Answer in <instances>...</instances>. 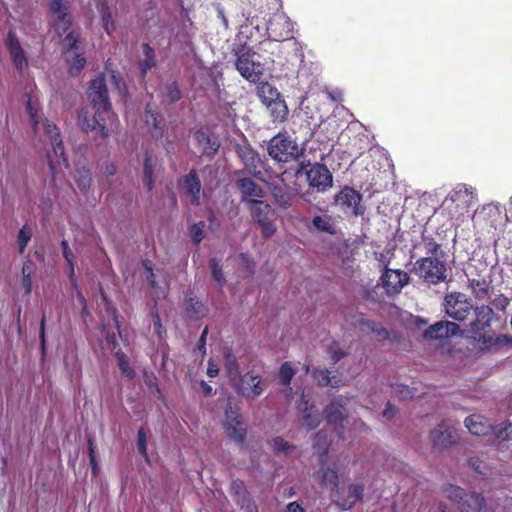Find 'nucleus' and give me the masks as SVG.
I'll use <instances>...</instances> for the list:
<instances>
[{"label": "nucleus", "instance_id": "nucleus-32", "mask_svg": "<svg viewBox=\"0 0 512 512\" xmlns=\"http://www.w3.org/2000/svg\"><path fill=\"white\" fill-rule=\"evenodd\" d=\"M145 122L152 128V134L155 138H161L163 135V118L153 111L150 105H147L145 111Z\"/></svg>", "mask_w": 512, "mask_h": 512}, {"label": "nucleus", "instance_id": "nucleus-7", "mask_svg": "<svg viewBox=\"0 0 512 512\" xmlns=\"http://www.w3.org/2000/svg\"><path fill=\"white\" fill-rule=\"evenodd\" d=\"M464 425L473 435L484 436L492 430L498 440L505 441L510 439L511 433L509 429L511 428V423L509 422L493 428L483 416L471 415L465 419Z\"/></svg>", "mask_w": 512, "mask_h": 512}, {"label": "nucleus", "instance_id": "nucleus-64", "mask_svg": "<svg viewBox=\"0 0 512 512\" xmlns=\"http://www.w3.org/2000/svg\"><path fill=\"white\" fill-rule=\"evenodd\" d=\"M396 413L397 410L390 403H387L386 408L383 411V417L386 419H392Z\"/></svg>", "mask_w": 512, "mask_h": 512}, {"label": "nucleus", "instance_id": "nucleus-33", "mask_svg": "<svg viewBox=\"0 0 512 512\" xmlns=\"http://www.w3.org/2000/svg\"><path fill=\"white\" fill-rule=\"evenodd\" d=\"M257 95L266 106L280 97L278 90L268 82H260L257 85Z\"/></svg>", "mask_w": 512, "mask_h": 512}, {"label": "nucleus", "instance_id": "nucleus-11", "mask_svg": "<svg viewBox=\"0 0 512 512\" xmlns=\"http://www.w3.org/2000/svg\"><path fill=\"white\" fill-rule=\"evenodd\" d=\"M236 69L250 82H256L264 71L263 65L256 60V54L250 50L237 54Z\"/></svg>", "mask_w": 512, "mask_h": 512}, {"label": "nucleus", "instance_id": "nucleus-48", "mask_svg": "<svg viewBox=\"0 0 512 512\" xmlns=\"http://www.w3.org/2000/svg\"><path fill=\"white\" fill-rule=\"evenodd\" d=\"M32 237V231L30 228H28L26 225L23 226L19 233H18V246H19V252L23 253L25 251V248Z\"/></svg>", "mask_w": 512, "mask_h": 512}, {"label": "nucleus", "instance_id": "nucleus-15", "mask_svg": "<svg viewBox=\"0 0 512 512\" xmlns=\"http://www.w3.org/2000/svg\"><path fill=\"white\" fill-rule=\"evenodd\" d=\"M294 24L287 15L282 12L275 13L267 24L269 37L275 41H283L292 38Z\"/></svg>", "mask_w": 512, "mask_h": 512}, {"label": "nucleus", "instance_id": "nucleus-59", "mask_svg": "<svg viewBox=\"0 0 512 512\" xmlns=\"http://www.w3.org/2000/svg\"><path fill=\"white\" fill-rule=\"evenodd\" d=\"M153 329H154V332L159 337H162V334L165 332V330L162 326V323H161V319L157 313L153 314Z\"/></svg>", "mask_w": 512, "mask_h": 512}, {"label": "nucleus", "instance_id": "nucleus-9", "mask_svg": "<svg viewBox=\"0 0 512 512\" xmlns=\"http://www.w3.org/2000/svg\"><path fill=\"white\" fill-rule=\"evenodd\" d=\"M249 209L253 219L259 224L262 230V234L264 237H271L275 231V219L276 214L272 207L262 201H252V204L249 205Z\"/></svg>", "mask_w": 512, "mask_h": 512}, {"label": "nucleus", "instance_id": "nucleus-39", "mask_svg": "<svg viewBox=\"0 0 512 512\" xmlns=\"http://www.w3.org/2000/svg\"><path fill=\"white\" fill-rule=\"evenodd\" d=\"M313 378L319 385H331L336 387L340 385V380L335 376H331V372L326 369H317L313 372Z\"/></svg>", "mask_w": 512, "mask_h": 512}, {"label": "nucleus", "instance_id": "nucleus-30", "mask_svg": "<svg viewBox=\"0 0 512 512\" xmlns=\"http://www.w3.org/2000/svg\"><path fill=\"white\" fill-rule=\"evenodd\" d=\"M314 478L322 486L329 487L331 490H338V474L336 470L323 466L314 473Z\"/></svg>", "mask_w": 512, "mask_h": 512}, {"label": "nucleus", "instance_id": "nucleus-55", "mask_svg": "<svg viewBox=\"0 0 512 512\" xmlns=\"http://www.w3.org/2000/svg\"><path fill=\"white\" fill-rule=\"evenodd\" d=\"M137 447L139 452L146 457V433L143 428H140L138 431Z\"/></svg>", "mask_w": 512, "mask_h": 512}, {"label": "nucleus", "instance_id": "nucleus-47", "mask_svg": "<svg viewBox=\"0 0 512 512\" xmlns=\"http://www.w3.org/2000/svg\"><path fill=\"white\" fill-rule=\"evenodd\" d=\"M164 89H165V96H164L165 101L171 103V102L178 101L181 98V93H180L179 88L175 82L166 84Z\"/></svg>", "mask_w": 512, "mask_h": 512}, {"label": "nucleus", "instance_id": "nucleus-50", "mask_svg": "<svg viewBox=\"0 0 512 512\" xmlns=\"http://www.w3.org/2000/svg\"><path fill=\"white\" fill-rule=\"evenodd\" d=\"M240 156L245 163L246 167H255L256 161H258V156L254 150L249 147H244L240 150Z\"/></svg>", "mask_w": 512, "mask_h": 512}, {"label": "nucleus", "instance_id": "nucleus-31", "mask_svg": "<svg viewBox=\"0 0 512 512\" xmlns=\"http://www.w3.org/2000/svg\"><path fill=\"white\" fill-rule=\"evenodd\" d=\"M102 21V26L107 34H112L115 30V22L112 18V14L107 7L106 0H93Z\"/></svg>", "mask_w": 512, "mask_h": 512}, {"label": "nucleus", "instance_id": "nucleus-51", "mask_svg": "<svg viewBox=\"0 0 512 512\" xmlns=\"http://www.w3.org/2000/svg\"><path fill=\"white\" fill-rule=\"evenodd\" d=\"M62 249H63V256L67 263L69 264L70 268V279L71 281L74 280V255L72 251L69 249L68 242L66 240H63L61 242Z\"/></svg>", "mask_w": 512, "mask_h": 512}, {"label": "nucleus", "instance_id": "nucleus-20", "mask_svg": "<svg viewBox=\"0 0 512 512\" xmlns=\"http://www.w3.org/2000/svg\"><path fill=\"white\" fill-rule=\"evenodd\" d=\"M225 428L229 437L237 442H242L246 428L241 420V417L236 408H233L230 404L227 406L225 411Z\"/></svg>", "mask_w": 512, "mask_h": 512}, {"label": "nucleus", "instance_id": "nucleus-27", "mask_svg": "<svg viewBox=\"0 0 512 512\" xmlns=\"http://www.w3.org/2000/svg\"><path fill=\"white\" fill-rule=\"evenodd\" d=\"M298 410L303 413V424L308 429H315L318 426L320 423V416L313 411V406H309L304 392L302 393L301 400L298 404Z\"/></svg>", "mask_w": 512, "mask_h": 512}, {"label": "nucleus", "instance_id": "nucleus-62", "mask_svg": "<svg viewBox=\"0 0 512 512\" xmlns=\"http://www.w3.org/2000/svg\"><path fill=\"white\" fill-rule=\"evenodd\" d=\"M103 332L106 335V340L108 344L111 345L112 349H114L117 342V335L114 332L107 331L105 326H103Z\"/></svg>", "mask_w": 512, "mask_h": 512}, {"label": "nucleus", "instance_id": "nucleus-24", "mask_svg": "<svg viewBox=\"0 0 512 512\" xmlns=\"http://www.w3.org/2000/svg\"><path fill=\"white\" fill-rule=\"evenodd\" d=\"M180 186L186 198L192 204L198 205L200 203L201 183L194 171H191L183 178Z\"/></svg>", "mask_w": 512, "mask_h": 512}, {"label": "nucleus", "instance_id": "nucleus-56", "mask_svg": "<svg viewBox=\"0 0 512 512\" xmlns=\"http://www.w3.org/2000/svg\"><path fill=\"white\" fill-rule=\"evenodd\" d=\"M492 304L496 309L503 311L509 305V299L503 295H499L493 299Z\"/></svg>", "mask_w": 512, "mask_h": 512}, {"label": "nucleus", "instance_id": "nucleus-63", "mask_svg": "<svg viewBox=\"0 0 512 512\" xmlns=\"http://www.w3.org/2000/svg\"><path fill=\"white\" fill-rule=\"evenodd\" d=\"M285 512H305V509L300 503L295 501L287 504Z\"/></svg>", "mask_w": 512, "mask_h": 512}, {"label": "nucleus", "instance_id": "nucleus-57", "mask_svg": "<svg viewBox=\"0 0 512 512\" xmlns=\"http://www.w3.org/2000/svg\"><path fill=\"white\" fill-rule=\"evenodd\" d=\"M392 256H393V249L386 248L379 254V256H377V259L380 263H382L385 267H387Z\"/></svg>", "mask_w": 512, "mask_h": 512}, {"label": "nucleus", "instance_id": "nucleus-36", "mask_svg": "<svg viewBox=\"0 0 512 512\" xmlns=\"http://www.w3.org/2000/svg\"><path fill=\"white\" fill-rule=\"evenodd\" d=\"M270 448L279 456H287L292 453L295 446L280 436L273 437L268 442Z\"/></svg>", "mask_w": 512, "mask_h": 512}, {"label": "nucleus", "instance_id": "nucleus-22", "mask_svg": "<svg viewBox=\"0 0 512 512\" xmlns=\"http://www.w3.org/2000/svg\"><path fill=\"white\" fill-rule=\"evenodd\" d=\"M459 332V325L449 321H439L431 325L425 332L424 338L428 340L443 339L454 336Z\"/></svg>", "mask_w": 512, "mask_h": 512}, {"label": "nucleus", "instance_id": "nucleus-18", "mask_svg": "<svg viewBox=\"0 0 512 512\" xmlns=\"http://www.w3.org/2000/svg\"><path fill=\"white\" fill-rule=\"evenodd\" d=\"M361 195L353 188L345 186L336 196L335 203L341 207L344 212H350L355 215L362 214L360 206Z\"/></svg>", "mask_w": 512, "mask_h": 512}, {"label": "nucleus", "instance_id": "nucleus-14", "mask_svg": "<svg viewBox=\"0 0 512 512\" xmlns=\"http://www.w3.org/2000/svg\"><path fill=\"white\" fill-rule=\"evenodd\" d=\"M5 46L9 52L15 70L22 75L28 68L26 51L14 31H9L5 39Z\"/></svg>", "mask_w": 512, "mask_h": 512}, {"label": "nucleus", "instance_id": "nucleus-10", "mask_svg": "<svg viewBox=\"0 0 512 512\" xmlns=\"http://www.w3.org/2000/svg\"><path fill=\"white\" fill-rule=\"evenodd\" d=\"M444 492L447 498L458 504L461 512H480L482 509L483 499L475 492L464 494L460 487L454 485L446 486Z\"/></svg>", "mask_w": 512, "mask_h": 512}, {"label": "nucleus", "instance_id": "nucleus-21", "mask_svg": "<svg viewBox=\"0 0 512 512\" xmlns=\"http://www.w3.org/2000/svg\"><path fill=\"white\" fill-rule=\"evenodd\" d=\"M430 439L434 447L446 449L457 442L458 435L454 427L441 423L431 431Z\"/></svg>", "mask_w": 512, "mask_h": 512}, {"label": "nucleus", "instance_id": "nucleus-46", "mask_svg": "<svg viewBox=\"0 0 512 512\" xmlns=\"http://www.w3.org/2000/svg\"><path fill=\"white\" fill-rule=\"evenodd\" d=\"M225 359L228 376L232 381H235L239 376V367L236 358L232 354L226 353Z\"/></svg>", "mask_w": 512, "mask_h": 512}, {"label": "nucleus", "instance_id": "nucleus-44", "mask_svg": "<svg viewBox=\"0 0 512 512\" xmlns=\"http://www.w3.org/2000/svg\"><path fill=\"white\" fill-rule=\"evenodd\" d=\"M186 310L190 317L201 318L205 314V307L202 303L194 298H189L186 301Z\"/></svg>", "mask_w": 512, "mask_h": 512}, {"label": "nucleus", "instance_id": "nucleus-3", "mask_svg": "<svg viewBox=\"0 0 512 512\" xmlns=\"http://www.w3.org/2000/svg\"><path fill=\"white\" fill-rule=\"evenodd\" d=\"M352 399L339 396L326 407L325 414L327 418V424L333 429V433L328 439L326 430H322L315 436L314 448L319 453L320 461H323V457L328 453V446L334 441V438H342L343 420L349 413V405Z\"/></svg>", "mask_w": 512, "mask_h": 512}, {"label": "nucleus", "instance_id": "nucleus-26", "mask_svg": "<svg viewBox=\"0 0 512 512\" xmlns=\"http://www.w3.org/2000/svg\"><path fill=\"white\" fill-rule=\"evenodd\" d=\"M355 324H357L359 331L363 334H373L377 340H384L389 337L388 331L375 321L368 320L359 316Z\"/></svg>", "mask_w": 512, "mask_h": 512}, {"label": "nucleus", "instance_id": "nucleus-58", "mask_svg": "<svg viewBox=\"0 0 512 512\" xmlns=\"http://www.w3.org/2000/svg\"><path fill=\"white\" fill-rule=\"evenodd\" d=\"M111 80H112L113 84L115 85L116 89L119 91V93L123 95L126 91V86L122 82L121 77L117 73L112 72Z\"/></svg>", "mask_w": 512, "mask_h": 512}, {"label": "nucleus", "instance_id": "nucleus-38", "mask_svg": "<svg viewBox=\"0 0 512 512\" xmlns=\"http://www.w3.org/2000/svg\"><path fill=\"white\" fill-rule=\"evenodd\" d=\"M157 161L149 153H146L143 169V182L146 188L150 191L153 188V172L156 167Z\"/></svg>", "mask_w": 512, "mask_h": 512}, {"label": "nucleus", "instance_id": "nucleus-52", "mask_svg": "<svg viewBox=\"0 0 512 512\" xmlns=\"http://www.w3.org/2000/svg\"><path fill=\"white\" fill-rule=\"evenodd\" d=\"M313 225L319 231H323V232H331L332 231V224L328 217L315 216L313 218Z\"/></svg>", "mask_w": 512, "mask_h": 512}, {"label": "nucleus", "instance_id": "nucleus-60", "mask_svg": "<svg viewBox=\"0 0 512 512\" xmlns=\"http://www.w3.org/2000/svg\"><path fill=\"white\" fill-rule=\"evenodd\" d=\"M88 447H89V460L90 465L92 466L93 470H96V458H95V451H94V445L91 439L88 440Z\"/></svg>", "mask_w": 512, "mask_h": 512}, {"label": "nucleus", "instance_id": "nucleus-5", "mask_svg": "<svg viewBox=\"0 0 512 512\" xmlns=\"http://www.w3.org/2000/svg\"><path fill=\"white\" fill-rule=\"evenodd\" d=\"M475 320L470 323L469 333L471 337L485 345L494 343L493 336L486 334L494 318V312L491 307L486 305L478 306L474 309Z\"/></svg>", "mask_w": 512, "mask_h": 512}, {"label": "nucleus", "instance_id": "nucleus-12", "mask_svg": "<svg viewBox=\"0 0 512 512\" xmlns=\"http://www.w3.org/2000/svg\"><path fill=\"white\" fill-rule=\"evenodd\" d=\"M444 308L449 317L462 321L469 315L472 305L465 294L450 293L445 296Z\"/></svg>", "mask_w": 512, "mask_h": 512}, {"label": "nucleus", "instance_id": "nucleus-54", "mask_svg": "<svg viewBox=\"0 0 512 512\" xmlns=\"http://www.w3.org/2000/svg\"><path fill=\"white\" fill-rule=\"evenodd\" d=\"M211 269H212V277L219 284L222 285L224 283V277L221 271V268L218 266L215 259L211 260Z\"/></svg>", "mask_w": 512, "mask_h": 512}, {"label": "nucleus", "instance_id": "nucleus-19", "mask_svg": "<svg viewBox=\"0 0 512 512\" xmlns=\"http://www.w3.org/2000/svg\"><path fill=\"white\" fill-rule=\"evenodd\" d=\"M233 382L237 392L247 398L254 399L260 396L263 392V389L260 386V376L253 372H248Z\"/></svg>", "mask_w": 512, "mask_h": 512}, {"label": "nucleus", "instance_id": "nucleus-4", "mask_svg": "<svg viewBox=\"0 0 512 512\" xmlns=\"http://www.w3.org/2000/svg\"><path fill=\"white\" fill-rule=\"evenodd\" d=\"M268 154L277 162H290L296 160L303 149L290 136L278 134L268 144Z\"/></svg>", "mask_w": 512, "mask_h": 512}, {"label": "nucleus", "instance_id": "nucleus-49", "mask_svg": "<svg viewBox=\"0 0 512 512\" xmlns=\"http://www.w3.org/2000/svg\"><path fill=\"white\" fill-rule=\"evenodd\" d=\"M117 361H118V367L121 370L122 374L126 376L127 378H132L134 376V371L130 367L128 363V359L126 355L123 353H116Z\"/></svg>", "mask_w": 512, "mask_h": 512}, {"label": "nucleus", "instance_id": "nucleus-34", "mask_svg": "<svg viewBox=\"0 0 512 512\" xmlns=\"http://www.w3.org/2000/svg\"><path fill=\"white\" fill-rule=\"evenodd\" d=\"M194 138L205 154L212 155L219 148L218 141L210 138V136L204 131H197Z\"/></svg>", "mask_w": 512, "mask_h": 512}, {"label": "nucleus", "instance_id": "nucleus-13", "mask_svg": "<svg viewBox=\"0 0 512 512\" xmlns=\"http://www.w3.org/2000/svg\"><path fill=\"white\" fill-rule=\"evenodd\" d=\"M305 175L309 186L317 192H325L333 185V176L325 165L315 163L305 171Z\"/></svg>", "mask_w": 512, "mask_h": 512}, {"label": "nucleus", "instance_id": "nucleus-35", "mask_svg": "<svg viewBox=\"0 0 512 512\" xmlns=\"http://www.w3.org/2000/svg\"><path fill=\"white\" fill-rule=\"evenodd\" d=\"M296 370L291 363L285 362L279 369V379L281 383L286 386L285 394L287 398H293V390L290 387V381L295 375Z\"/></svg>", "mask_w": 512, "mask_h": 512}, {"label": "nucleus", "instance_id": "nucleus-23", "mask_svg": "<svg viewBox=\"0 0 512 512\" xmlns=\"http://www.w3.org/2000/svg\"><path fill=\"white\" fill-rule=\"evenodd\" d=\"M237 187L242 194V201L252 204V201H259L264 197V190L250 178H241L237 181Z\"/></svg>", "mask_w": 512, "mask_h": 512}, {"label": "nucleus", "instance_id": "nucleus-8", "mask_svg": "<svg viewBox=\"0 0 512 512\" xmlns=\"http://www.w3.org/2000/svg\"><path fill=\"white\" fill-rule=\"evenodd\" d=\"M416 272L425 281L436 284L447 277V268L437 257H425L416 262Z\"/></svg>", "mask_w": 512, "mask_h": 512}, {"label": "nucleus", "instance_id": "nucleus-2", "mask_svg": "<svg viewBox=\"0 0 512 512\" xmlns=\"http://www.w3.org/2000/svg\"><path fill=\"white\" fill-rule=\"evenodd\" d=\"M26 108L34 131L38 132L40 127H42L45 134L50 139L52 152H49L47 157L53 180H55V176L61 168H67V160L64 156V148L59 130L48 120L42 121L41 115L39 114L38 94L36 92L30 91L27 94Z\"/></svg>", "mask_w": 512, "mask_h": 512}, {"label": "nucleus", "instance_id": "nucleus-43", "mask_svg": "<svg viewBox=\"0 0 512 512\" xmlns=\"http://www.w3.org/2000/svg\"><path fill=\"white\" fill-rule=\"evenodd\" d=\"M145 59L140 62V70L142 77H145L146 73L155 66V59L153 50L147 45L142 46Z\"/></svg>", "mask_w": 512, "mask_h": 512}, {"label": "nucleus", "instance_id": "nucleus-61", "mask_svg": "<svg viewBox=\"0 0 512 512\" xmlns=\"http://www.w3.org/2000/svg\"><path fill=\"white\" fill-rule=\"evenodd\" d=\"M469 465L478 473L484 474V466L482 462L477 458H470Z\"/></svg>", "mask_w": 512, "mask_h": 512}, {"label": "nucleus", "instance_id": "nucleus-1", "mask_svg": "<svg viewBox=\"0 0 512 512\" xmlns=\"http://www.w3.org/2000/svg\"><path fill=\"white\" fill-rule=\"evenodd\" d=\"M88 98L94 113L89 108H83L78 116V124L85 132H92L95 135L107 137L109 135V129L106 127L107 121L110 125H113L117 118L111 111V104L103 77H96L91 81L88 89Z\"/></svg>", "mask_w": 512, "mask_h": 512}, {"label": "nucleus", "instance_id": "nucleus-25", "mask_svg": "<svg viewBox=\"0 0 512 512\" xmlns=\"http://www.w3.org/2000/svg\"><path fill=\"white\" fill-rule=\"evenodd\" d=\"M51 12L53 18V27L59 35L65 33L71 24L70 17L65 12L61 0H51Z\"/></svg>", "mask_w": 512, "mask_h": 512}, {"label": "nucleus", "instance_id": "nucleus-6", "mask_svg": "<svg viewBox=\"0 0 512 512\" xmlns=\"http://www.w3.org/2000/svg\"><path fill=\"white\" fill-rule=\"evenodd\" d=\"M473 188L466 184H457L448 198L444 201L445 209L449 210L452 218L468 212L473 202Z\"/></svg>", "mask_w": 512, "mask_h": 512}, {"label": "nucleus", "instance_id": "nucleus-29", "mask_svg": "<svg viewBox=\"0 0 512 512\" xmlns=\"http://www.w3.org/2000/svg\"><path fill=\"white\" fill-rule=\"evenodd\" d=\"M232 491L237 497V502L241 508L245 509L246 512H257L255 504L250 500L247 495L244 483L240 480H235L231 485Z\"/></svg>", "mask_w": 512, "mask_h": 512}, {"label": "nucleus", "instance_id": "nucleus-53", "mask_svg": "<svg viewBox=\"0 0 512 512\" xmlns=\"http://www.w3.org/2000/svg\"><path fill=\"white\" fill-rule=\"evenodd\" d=\"M204 227H205V224L203 222L193 224L190 227V234H191L192 240L196 244L200 243L204 237Z\"/></svg>", "mask_w": 512, "mask_h": 512}, {"label": "nucleus", "instance_id": "nucleus-45", "mask_svg": "<svg viewBox=\"0 0 512 512\" xmlns=\"http://www.w3.org/2000/svg\"><path fill=\"white\" fill-rule=\"evenodd\" d=\"M74 178L79 189L86 191L89 188L91 181L89 170L84 167L77 169Z\"/></svg>", "mask_w": 512, "mask_h": 512}, {"label": "nucleus", "instance_id": "nucleus-40", "mask_svg": "<svg viewBox=\"0 0 512 512\" xmlns=\"http://www.w3.org/2000/svg\"><path fill=\"white\" fill-rule=\"evenodd\" d=\"M470 288L473 295L479 300H483L488 296L489 284L483 279L470 280Z\"/></svg>", "mask_w": 512, "mask_h": 512}, {"label": "nucleus", "instance_id": "nucleus-17", "mask_svg": "<svg viewBox=\"0 0 512 512\" xmlns=\"http://www.w3.org/2000/svg\"><path fill=\"white\" fill-rule=\"evenodd\" d=\"M78 39L72 33L66 35L62 44L66 51V58L69 62V70L72 75H77L83 69L86 60L78 54Z\"/></svg>", "mask_w": 512, "mask_h": 512}, {"label": "nucleus", "instance_id": "nucleus-16", "mask_svg": "<svg viewBox=\"0 0 512 512\" xmlns=\"http://www.w3.org/2000/svg\"><path fill=\"white\" fill-rule=\"evenodd\" d=\"M381 285L388 295L399 294L402 288L408 284L409 276L400 269L386 268L381 278Z\"/></svg>", "mask_w": 512, "mask_h": 512}, {"label": "nucleus", "instance_id": "nucleus-42", "mask_svg": "<svg viewBox=\"0 0 512 512\" xmlns=\"http://www.w3.org/2000/svg\"><path fill=\"white\" fill-rule=\"evenodd\" d=\"M35 271V265L32 261H26L22 267V284L25 292L29 294L32 288V275Z\"/></svg>", "mask_w": 512, "mask_h": 512}, {"label": "nucleus", "instance_id": "nucleus-41", "mask_svg": "<svg viewBox=\"0 0 512 512\" xmlns=\"http://www.w3.org/2000/svg\"><path fill=\"white\" fill-rule=\"evenodd\" d=\"M143 268H144L146 281L154 289L153 296L157 299L164 297L165 291L157 286L155 279H154V274L152 272V267L148 261L143 262Z\"/></svg>", "mask_w": 512, "mask_h": 512}, {"label": "nucleus", "instance_id": "nucleus-28", "mask_svg": "<svg viewBox=\"0 0 512 512\" xmlns=\"http://www.w3.org/2000/svg\"><path fill=\"white\" fill-rule=\"evenodd\" d=\"M362 493L363 487L361 485H351L348 487L346 498L340 497L339 491L337 490L335 501L342 510H349L359 499H361Z\"/></svg>", "mask_w": 512, "mask_h": 512}, {"label": "nucleus", "instance_id": "nucleus-37", "mask_svg": "<svg viewBox=\"0 0 512 512\" xmlns=\"http://www.w3.org/2000/svg\"><path fill=\"white\" fill-rule=\"evenodd\" d=\"M267 108L270 111L271 117L273 121L282 122L286 119L288 115V108L284 100L280 97L273 101L272 103L267 105Z\"/></svg>", "mask_w": 512, "mask_h": 512}]
</instances>
